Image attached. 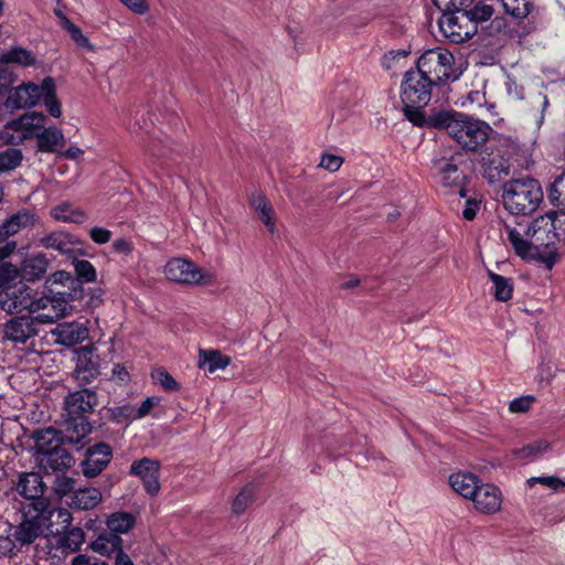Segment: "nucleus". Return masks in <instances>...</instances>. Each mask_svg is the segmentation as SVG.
<instances>
[{
  "mask_svg": "<svg viewBox=\"0 0 565 565\" xmlns=\"http://www.w3.org/2000/svg\"><path fill=\"white\" fill-rule=\"evenodd\" d=\"M160 466L159 460L143 457L130 465L129 475L138 477L146 492L151 497H156L161 488L159 481Z\"/></svg>",
  "mask_w": 565,
  "mask_h": 565,
  "instance_id": "nucleus-13",
  "label": "nucleus"
},
{
  "mask_svg": "<svg viewBox=\"0 0 565 565\" xmlns=\"http://www.w3.org/2000/svg\"><path fill=\"white\" fill-rule=\"evenodd\" d=\"M100 374L99 356L92 347H82L76 353L73 376L79 386L92 383Z\"/></svg>",
  "mask_w": 565,
  "mask_h": 565,
  "instance_id": "nucleus-12",
  "label": "nucleus"
},
{
  "mask_svg": "<svg viewBox=\"0 0 565 565\" xmlns=\"http://www.w3.org/2000/svg\"><path fill=\"white\" fill-rule=\"evenodd\" d=\"M130 11L136 14H145L149 11V4L147 0H119Z\"/></svg>",
  "mask_w": 565,
  "mask_h": 565,
  "instance_id": "nucleus-62",
  "label": "nucleus"
},
{
  "mask_svg": "<svg viewBox=\"0 0 565 565\" xmlns=\"http://www.w3.org/2000/svg\"><path fill=\"white\" fill-rule=\"evenodd\" d=\"M97 404V393L90 388H82L65 396L63 427L72 433L68 440L82 441L92 431L88 416Z\"/></svg>",
  "mask_w": 565,
  "mask_h": 565,
  "instance_id": "nucleus-4",
  "label": "nucleus"
},
{
  "mask_svg": "<svg viewBox=\"0 0 565 565\" xmlns=\"http://www.w3.org/2000/svg\"><path fill=\"white\" fill-rule=\"evenodd\" d=\"M547 196L552 204L565 207V171L555 178Z\"/></svg>",
  "mask_w": 565,
  "mask_h": 565,
  "instance_id": "nucleus-43",
  "label": "nucleus"
},
{
  "mask_svg": "<svg viewBox=\"0 0 565 565\" xmlns=\"http://www.w3.org/2000/svg\"><path fill=\"white\" fill-rule=\"evenodd\" d=\"M38 322L31 315L15 316L2 324V340L13 345L24 344L31 338L38 335Z\"/></svg>",
  "mask_w": 565,
  "mask_h": 565,
  "instance_id": "nucleus-11",
  "label": "nucleus"
},
{
  "mask_svg": "<svg viewBox=\"0 0 565 565\" xmlns=\"http://www.w3.org/2000/svg\"><path fill=\"white\" fill-rule=\"evenodd\" d=\"M72 258L76 274L75 279L79 282V286L76 287L79 289L83 288V282H94L96 280L97 274L93 264L86 259H77L75 256Z\"/></svg>",
  "mask_w": 565,
  "mask_h": 565,
  "instance_id": "nucleus-40",
  "label": "nucleus"
},
{
  "mask_svg": "<svg viewBox=\"0 0 565 565\" xmlns=\"http://www.w3.org/2000/svg\"><path fill=\"white\" fill-rule=\"evenodd\" d=\"M532 402L531 396L518 397L511 401L509 409L511 413H525L530 409Z\"/></svg>",
  "mask_w": 565,
  "mask_h": 565,
  "instance_id": "nucleus-59",
  "label": "nucleus"
},
{
  "mask_svg": "<svg viewBox=\"0 0 565 565\" xmlns=\"http://www.w3.org/2000/svg\"><path fill=\"white\" fill-rule=\"evenodd\" d=\"M15 489L20 495L33 501L32 505L36 512H42L45 509V502L42 500L45 492V484L39 473H22Z\"/></svg>",
  "mask_w": 565,
  "mask_h": 565,
  "instance_id": "nucleus-17",
  "label": "nucleus"
},
{
  "mask_svg": "<svg viewBox=\"0 0 565 565\" xmlns=\"http://www.w3.org/2000/svg\"><path fill=\"white\" fill-rule=\"evenodd\" d=\"M161 399L158 396L147 397L139 407H135L136 418L140 419L146 417L154 406L160 404Z\"/></svg>",
  "mask_w": 565,
  "mask_h": 565,
  "instance_id": "nucleus-57",
  "label": "nucleus"
},
{
  "mask_svg": "<svg viewBox=\"0 0 565 565\" xmlns=\"http://www.w3.org/2000/svg\"><path fill=\"white\" fill-rule=\"evenodd\" d=\"M488 276L494 286V298L498 301H508L512 298L513 281L511 278L503 277L493 271H489Z\"/></svg>",
  "mask_w": 565,
  "mask_h": 565,
  "instance_id": "nucleus-38",
  "label": "nucleus"
},
{
  "mask_svg": "<svg viewBox=\"0 0 565 565\" xmlns=\"http://www.w3.org/2000/svg\"><path fill=\"white\" fill-rule=\"evenodd\" d=\"M164 274L169 280L193 285L203 280L202 271L190 260L172 258L164 266Z\"/></svg>",
  "mask_w": 565,
  "mask_h": 565,
  "instance_id": "nucleus-16",
  "label": "nucleus"
},
{
  "mask_svg": "<svg viewBox=\"0 0 565 565\" xmlns=\"http://www.w3.org/2000/svg\"><path fill=\"white\" fill-rule=\"evenodd\" d=\"M429 128L445 129L447 134L468 151H480L493 131L489 124L456 111L431 114Z\"/></svg>",
  "mask_w": 565,
  "mask_h": 565,
  "instance_id": "nucleus-1",
  "label": "nucleus"
},
{
  "mask_svg": "<svg viewBox=\"0 0 565 565\" xmlns=\"http://www.w3.org/2000/svg\"><path fill=\"white\" fill-rule=\"evenodd\" d=\"M38 148L42 152H55L65 145L63 132L56 127H49L38 134Z\"/></svg>",
  "mask_w": 565,
  "mask_h": 565,
  "instance_id": "nucleus-31",
  "label": "nucleus"
},
{
  "mask_svg": "<svg viewBox=\"0 0 565 565\" xmlns=\"http://www.w3.org/2000/svg\"><path fill=\"white\" fill-rule=\"evenodd\" d=\"M110 559L114 561V565H135L130 556L124 552L122 547L118 550Z\"/></svg>",
  "mask_w": 565,
  "mask_h": 565,
  "instance_id": "nucleus-64",
  "label": "nucleus"
},
{
  "mask_svg": "<svg viewBox=\"0 0 565 565\" xmlns=\"http://www.w3.org/2000/svg\"><path fill=\"white\" fill-rule=\"evenodd\" d=\"M151 377L156 383L160 384L162 388L168 392H177L180 390V384L163 367L154 370L151 373Z\"/></svg>",
  "mask_w": 565,
  "mask_h": 565,
  "instance_id": "nucleus-48",
  "label": "nucleus"
},
{
  "mask_svg": "<svg viewBox=\"0 0 565 565\" xmlns=\"http://www.w3.org/2000/svg\"><path fill=\"white\" fill-rule=\"evenodd\" d=\"M141 146L146 153L157 158L166 156L169 150V147L159 137L142 139Z\"/></svg>",
  "mask_w": 565,
  "mask_h": 565,
  "instance_id": "nucleus-49",
  "label": "nucleus"
},
{
  "mask_svg": "<svg viewBox=\"0 0 565 565\" xmlns=\"http://www.w3.org/2000/svg\"><path fill=\"white\" fill-rule=\"evenodd\" d=\"M462 161V154L458 151L445 150L443 154L433 159V169L435 170L439 182L444 186H456L459 188L461 196L465 195L461 188L466 175L462 170L459 169V164Z\"/></svg>",
  "mask_w": 565,
  "mask_h": 565,
  "instance_id": "nucleus-9",
  "label": "nucleus"
},
{
  "mask_svg": "<svg viewBox=\"0 0 565 565\" xmlns=\"http://www.w3.org/2000/svg\"><path fill=\"white\" fill-rule=\"evenodd\" d=\"M483 177L490 182L495 183L508 177L510 166L500 153H490L482 158Z\"/></svg>",
  "mask_w": 565,
  "mask_h": 565,
  "instance_id": "nucleus-27",
  "label": "nucleus"
},
{
  "mask_svg": "<svg viewBox=\"0 0 565 565\" xmlns=\"http://www.w3.org/2000/svg\"><path fill=\"white\" fill-rule=\"evenodd\" d=\"M71 431H66L65 427L63 430L56 429L54 427H46L44 429H40L34 433L33 438L35 441V450L38 454L45 455L51 451H55L62 448V445H78L81 441H71L68 440V436Z\"/></svg>",
  "mask_w": 565,
  "mask_h": 565,
  "instance_id": "nucleus-19",
  "label": "nucleus"
},
{
  "mask_svg": "<svg viewBox=\"0 0 565 565\" xmlns=\"http://www.w3.org/2000/svg\"><path fill=\"white\" fill-rule=\"evenodd\" d=\"M78 300H84L85 305L89 308H96L103 302L102 292L100 290H97L92 294H85L83 291L82 298H79Z\"/></svg>",
  "mask_w": 565,
  "mask_h": 565,
  "instance_id": "nucleus-63",
  "label": "nucleus"
},
{
  "mask_svg": "<svg viewBox=\"0 0 565 565\" xmlns=\"http://www.w3.org/2000/svg\"><path fill=\"white\" fill-rule=\"evenodd\" d=\"M493 8L489 4H477L473 7V9H466L465 12L467 13L468 18L471 19L473 24L477 26L479 22H483L489 20L493 14Z\"/></svg>",
  "mask_w": 565,
  "mask_h": 565,
  "instance_id": "nucleus-51",
  "label": "nucleus"
},
{
  "mask_svg": "<svg viewBox=\"0 0 565 565\" xmlns=\"http://www.w3.org/2000/svg\"><path fill=\"white\" fill-rule=\"evenodd\" d=\"M542 201L543 191L535 179H513L503 185L502 202L510 214L530 215L539 209Z\"/></svg>",
  "mask_w": 565,
  "mask_h": 565,
  "instance_id": "nucleus-5",
  "label": "nucleus"
},
{
  "mask_svg": "<svg viewBox=\"0 0 565 565\" xmlns=\"http://www.w3.org/2000/svg\"><path fill=\"white\" fill-rule=\"evenodd\" d=\"M57 15L61 18L62 28L70 33L72 40L81 47H88L89 41L83 34L82 30L61 12H58Z\"/></svg>",
  "mask_w": 565,
  "mask_h": 565,
  "instance_id": "nucleus-46",
  "label": "nucleus"
},
{
  "mask_svg": "<svg viewBox=\"0 0 565 565\" xmlns=\"http://www.w3.org/2000/svg\"><path fill=\"white\" fill-rule=\"evenodd\" d=\"M249 203L254 211L257 213L259 220L273 234L275 232L276 223L274 218V209L270 202L263 194L254 193L250 196Z\"/></svg>",
  "mask_w": 565,
  "mask_h": 565,
  "instance_id": "nucleus-30",
  "label": "nucleus"
},
{
  "mask_svg": "<svg viewBox=\"0 0 565 565\" xmlns=\"http://www.w3.org/2000/svg\"><path fill=\"white\" fill-rule=\"evenodd\" d=\"M68 565H109L108 563L87 554H77Z\"/></svg>",
  "mask_w": 565,
  "mask_h": 565,
  "instance_id": "nucleus-60",
  "label": "nucleus"
},
{
  "mask_svg": "<svg viewBox=\"0 0 565 565\" xmlns=\"http://www.w3.org/2000/svg\"><path fill=\"white\" fill-rule=\"evenodd\" d=\"M470 500L478 512L491 515L501 509L502 492L492 483L480 482Z\"/></svg>",
  "mask_w": 565,
  "mask_h": 565,
  "instance_id": "nucleus-18",
  "label": "nucleus"
},
{
  "mask_svg": "<svg viewBox=\"0 0 565 565\" xmlns=\"http://www.w3.org/2000/svg\"><path fill=\"white\" fill-rule=\"evenodd\" d=\"M438 26L445 38L452 43H462L472 38L478 29L466 12L444 11Z\"/></svg>",
  "mask_w": 565,
  "mask_h": 565,
  "instance_id": "nucleus-10",
  "label": "nucleus"
},
{
  "mask_svg": "<svg viewBox=\"0 0 565 565\" xmlns=\"http://www.w3.org/2000/svg\"><path fill=\"white\" fill-rule=\"evenodd\" d=\"M52 284L67 286L68 289H71L68 292H73L76 290H82L83 288H77L76 286H79V282L73 277L68 271L65 270H57L51 276Z\"/></svg>",
  "mask_w": 565,
  "mask_h": 565,
  "instance_id": "nucleus-52",
  "label": "nucleus"
},
{
  "mask_svg": "<svg viewBox=\"0 0 565 565\" xmlns=\"http://www.w3.org/2000/svg\"><path fill=\"white\" fill-rule=\"evenodd\" d=\"M23 159V153L20 149L9 147L0 151V173L10 172L17 169Z\"/></svg>",
  "mask_w": 565,
  "mask_h": 565,
  "instance_id": "nucleus-41",
  "label": "nucleus"
},
{
  "mask_svg": "<svg viewBox=\"0 0 565 565\" xmlns=\"http://www.w3.org/2000/svg\"><path fill=\"white\" fill-rule=\"evenodd\" d=\"M51 216L61 222L82 224L87 220L86 214L74 209L70 203H61L51 210Z\"/></svg>",
  "mask_w": 565,
  "mask_h": 565,
  "instance_id": "nucleus-35",
  "label": "nucleus"
},
{
  "mask_svg": "<svg viewBox=\"0 0 565 565\" xmlns=\"http://www.w3.org/2000/svg\"><path fill=\"white\" fill-rule=\"evenodd\" d=\"M89 236L96 244H105L109 242L111 232L104 227L94 226L89 231Z\"/></svg>",
  "mask_w": 565,
  "mask_h": 565,
  "instance_id": "nucleus-61",
  "label": "nucleus"
},
{
  "mask_svg": "<svg viewBox=\"0 0 565 565\" xmlns=\"http://www.w3.org/2000/svg\"><path fill=\"white\" fill-rule=\"evenodd\" d=\"M481 480L471 472H457L449 477L451 489L466 499H470Z\"/></svg>",
  "mask_w": 565,
  "mask_h": 565,
  "instance_id": "nucleus-28",
  "label": "nucleus"
},
{
  "mask_svg": "<svg viewBox=\"0 0 565 565\" xmlns=\"http://www.w3.org/2000/svg\"><path fill=\"white\" fill-rule=\"evenodd\" d=\"M109 419L116 424H124L136 418L135 406L126 403L119 406L108 408Z\"/></svg>",
  "mask_w": 565,
  "mask_h": 565,
  "instance_id": "nucleus-42",
  "label": "nucleus"
},
{
  "mask_svg": "<svg viewBox=\"0 0 565 565\" xmlns=\"http://www.w3.org/2000/svg\"><path fill=\"white\" fill-rule=\"evenodd\" d=\"M231 364V358L222 354L218 350L199 351L198 367L214 373L218 370H225Z\"/></svg>",
  "mask_w": 565,
  "mask_h": 565,
  "instance_id": "nucleus-29",
  "label": "nucleus"
},
{
  "mask_svg": "<svg viewBox=\"0 0 565 565\" xmlns=\"http://www.w3.org/2000/svg\"><path fill=\"white\" fill-rule=\"evenodd\" d=\"M135 523L136 519L134 514L125 511L114 512L109 514L106 520L109 533H115L116 535L128 533L135 526Z\"/></svg>",
  "mask_w": 565,
  "mask_h": 565,
  "instance_id": "nucleus-34",
  "label": "nucleus"
},
{
  "mask_svg": "<svg viewBox=\"0 0 565 565\" xmlns=\"http://www.w3.org/2000/svg\"><path fill=\"white\" fill-rule=\"evenodd\" d=\"M40 102H43L52 117L61 116V103L56 98V85L52 77H45L40 85L31 82L22 84L10 90L7 99L8 106L12 108H30Z\"/></svg>",
  "mask_w": 565,
  "mask_h": 565,
  "instance_id": "nucleus-6",
  "label": "nucleus"
},
{
  "mask_svg": "<svg viewBox=\"0 0 565 565\" xmlns=\"http://www.w3.org/2000/svg\"><path fill=\"white\" fill-rule=\"evenodd\" d=\"M38 220V215L29 209H22L12 214L0 224V243L8 241L9 237L24 228L33 227Z\"/></svg>",
  "mask_w": 565,
  "mask_h": 565,
  "instance_id": "nucleus-22",
  "label": "nucleus"
},
{
  "mask_svg": "<svg viewBox=\"0 0 565 565\" xmlns=\"http://www.w3.org/2000/svg\"><path fill=\"white\" fill-rule=\"evenodd\" d=\"M544 216L548 217L552 234L557 242H565V212H550Z\"/></svg>",
  "mask_w": 565,
  "mask_h": 565,
  "instance_id": "nucleus-45",
  "label": "nucleus"
},
{
  "mask_svg": "<svg viewBox=\"0 0 565 565\" xmlns=\"http://www.w3.org/2000/svg\"><path fill=\"white\" fill-rule=\"evenodd\" d=\"M113 458L111 447L106 443H97L87 448L81 462L82 473L86 478H95L103 472Z\"/></svg>",
  "mask_w": 565,
  "mask_h": 565,
  "instance_id": "nucleus-14",
  "label": "nucleus"
},
{
  "mask_svg": "<svg viewBox=\"0 0 565 565\" xmlns=\"http://www.w3.org/2000/svg\"><path fill=\"white\" fill-rule=\"evenodd\" d=\"M15 81L14 73L9 64L0 63V94L9 88V86Z\"/></svg>",
  "mask_w": 565,
  "mask_h": 565,
  "instance_id": "nucleus-58",
  "label": "nucleus"
},
{
  "mask_svg": "<svg viewBox=\"0 0 565 565\" xmlns=\"http://www.w3.org/2000/svg\"><path fill=\"white\" fill-rule=\"evenodd\" d=\"M435 6L441 11H460L465 12L473 0H433Z\"/></svg>",
  "mask_w": 565,
  "mask_h": 565,
  "instance_id": "nucleus-53",
  "label": "nucleus"
},
{
  "mask_svg": "<svg viewBox=\"0 0 565 565\" xmlns=\"http://www.w3.org/2000/svg\"><path fill=\"white\" fill-rule=\"evenodd\" d=\"M504 12L515 20L525 19L534 8L532 0H498Z\"/></svg>",
  "mask_w": 565,
  "mask_h": 565,
  "instance_id": "nucleus-37",
  "label": "nucleus"
},
{
  "mask_svg": "<svg viewBox=\"0 0 565 565\" xmlns=\"http://www.w3.org/2000/svg\"><path fill=\"white\" fill-rule=\"evenodd\" d=\"M39 461L46 473H64L72 467L74 459L66 449L61 448L42 455Z\"/></svg>",
  "mask_w": 565,
  "mask_h": 565,
  "instance_id": "nucleus-26",
  "label": "nucleus"
},
{
  "mask_svg": "<svg viewBox=\"0 0 565 565\" xmlns=\"http://www.w3.org/2000/svg\"><path fill=\"white\" fill-rule=\"evenodd\" d=\"M22 546L12 536V534L8 536H0V555L2 556H13L17 555L21 551Z\"/></svg>",
  "mask_w": 565,
  "mask_h": 565,
  "instance_id": "nucleus-54",
  "label": "nucleus"
},
{
  "mask_svg": "<svg viewBox=\"0 0 565 565\" xmlns=\"http://www.w3.org/2000/svg\"><path fill=\"white\" fill-rule=\"evenodd\" d=\"M84 542L85 532L81 527H72L58 537L57 545L64 551L77 552Z\"/></svg>",
  "mask_w": 565,
  "mask_h": 565,
  "instance_id": "nucleus-39",
  "label": "nucleus"
},
{
  "mask_svg": "<svg viewBox=\"0 0 565 565\" xmlns=\"http://www.w3.org/2000/svg\"><path fill=\"white\" fill-rule=\"evenodd\" d=\"M548 217L540 216L532 222H516L514 225L504 223V232L515 254L523 259L535 256L542 247H551L556 238L551 232Z\"/></svg>",
  "mask_w": 565,
  "mask_h": 565,
  "instance_id": "nucleus-2",
  "label": "nucleus"
},
{
  "mask_svg": "<svg viewBox=\"0 0 565 565\" xmlns=\"http://www.w3.org/2000/svg\"><path fill=\"white\" fill-rule=\"evenodd\" d=\"M29 306H32V289L25 285L8 288L0 296V307L8 313H18L24 309L29 310Z\"/></svg>",
  "mask_w": 565,
  "mask_h": 565,
  "instance_id": "nucleus-21",
  "label": "nucleus"
},
{
  "mask_svg": "<svg viewBox=\"0 0 565 565\" xmlns=\"http://www.w3.org/2000/svg\"><path fill=\"white\" fill-rule=\"evenodd\" d=\"M35 62V55L31 51L20 46L13 47L0 55V63L2 64H18L26 67L34 65Z\"/></svg>",
  "mask_w": 565,
  "mask_h": 565,
  "instance_id": "nucleus-36",
  "label": "nucleus"
},
{
  "mask_svg": "<svg viewBox=\"0 0 565 565\" xmlns=\"http://www.w3.org/2000/svg\"><path fill=\"white\" fill-rule=\"evenodd\" d=\"M55 341L65 347H73L88 337V329L77 321L57 323L52 330Z\"/></svg>",
  "mask_w": 565,
  "mask_h": 565,
  "instance_id": "nucleus-23",
  "label": "nucleus"
},
{
  "mask_svg": "<svg viewBox=\"0 0 565 565\" xmlns=\"http://www.w3.org/2000/svg\"><path fill=\"white\" fill-rule=\"evenodd\" d=\"M77 244L78 241L72 234L64 231H55L40 238L42 247L57 250L68 257H74Z\"/></svg>",
  "mask_w": 565,
  "mask_h": 565,
  "instance_id": "nucleus-24",
  "label": "nucleus"
},
{
  "mask_svg": "<svg viewBox=\"0 0 565 565\" xmlns=\"http://www.w3.org/2000/svg\"><path fill=\"white\" fill-rule=\"evenodd\" d=\"M45 527L44 518L38 512L33 516L23 514L22 521L14 527L12 536L20 543V546L32 544L38 537L43 535Z\"/></svg>",
  "mask_w": 565,
  "mask_h": 565,
  "instance_id": "nucleus-20",
  "label": "nucleus"
},
{
  "mask_svg": "<svg viewBox=\"0 0 565 565\" xmlns=\"http://www.w3.org/2000/svg\"><path fill=\"white\" fill-rule=\"evenodd\" d=\"M454 62L452 53L446 49L436 47L427 50L418 57L415 70L438 89L449 81L458 78L454 70Z\"/></svg>",
  "mask_w": 565,
  "mask_h": 565,
  "instance_id": "nucleus-7",
  "label": "nucleus"
},
{
  "mask_svg": "<svg viewBox=\"0 0 565 565\" xmlns=\"http://www.w3.org/2000/svg\"><path fill=\"white\" fill-rule=\"evenodd\" d=\"M526 483L530 487H533L536 483H541L547 488L553 489L554 491H558L565 488V483L557 477L548 476V477H532L527 479Z\"/></svg>",
  "mask_w": 565,
  "mask_h": 565,
  "instance_id": "nucleus-55",
  "label": "nucleus"
},
{
  "mask_svg": "<svg viewBox=\"0 0 565 565\" xmlns=\"http://www.w3.org/2000/svg\"><path fill=\"white\" fill-rule=\"evenodd\" d=\"M74 487L75 480L64 473L57 476L53 482V489L61 498L70 499V495L76 490Z\"/></svg>",
  "mask_w": 565,
  "mask_h": 565,
  "instance_id": "nucleus-50",
  "label": "nucleus"
},
{
  "mask_svg": "<svg viewBox=\"0 0 565 565\" xmlns=\"http://www.w3.org/2000/svg\"><path fill=\"white\" fill-rule=\"evenodd\" d=\"M435 88L436 86L416 70L405 73L401 85V99L405 117L414 125L429 128L431 115L426 116L423 108L431 99Z\"/></svg>",
  "mask_w": 565,
  "mask_h": 565,
  "instance_id": "nucleus-3",
  "label": "nucleus"
},
{
  "mask_svg": "<svg viewBox=\"0 0 565 565\" xmlns=\"http://www.w3.org/2000/svg\"><path fill=\"white\" fill-rule=\"evenodd\" d=\"M53 296H43L38 299L32 298V306H29V315L38 313L33 317L38 323L49 324L55 322L65 315V305L75 299L82 298V290L73 292L53 291Z\"/></svg>",
  "mask_w": 565,
  "mask_h": 565,
  "instance_id": "nucleus-8",
  "label": "nucleus"
},
{
  "mask_svg": "<svg viewBox=\"0 0 565 565\" xmlns=\"http://www.w3.org/2000/svg\"><path fill=\"white\" fill-rule=\"evenodd\" d=\"M90 546L94 552L111 558L114 554L122 547V540L115 533H103Z\"/></svg>",
  "mask_w": 565,
  "mask_h": 565,
  "instance_id": "nucleus-33",
  "label": "nucleus"
},
{
  "mask_svg": "<svg viewBox=\"0 0 565 565\" xmlns=\"http://www.w3.org/2000/svg\"><path fill=\"white\" fill-rule=\"evenodd\" d=\"M103 500L98 488L84 487L76 489L65 503L73 510L88 511L95 509Z\"/></svg>",
  "mask_w": 565,
  "mask_h": 565,
  "instance_id": "nucleus-25",
  "label": "nucleus"
},
{
  "mask_svg": "<svg viewBox=\"0 0 565 565\" xmlns=\"http://www.w3.org/2000/svg\"><path fill=\"white\" fill-rule=\"evenodd\" d=\"M49 267V259L42 253L25 259L22 265V275L26 280L41 279Z\"/></svg>",
  "mask_w": 565,
  "mask_h": 565,
  "instance_id": "nucleus-32",
  "label": "nucleus"
},
{
  "mask_svg": "<svg viewBox=\"0 0 565 565\" xmlns=\"http://www.w3.org/2000/svg\"><path fill=\"white\" fill-rule=\"evenodd\" d=\"M254 500V490L250 486H246L241 490L233 501L232 509L233 513L239 515L252 504Z\"/></svg>",
  "mask_w": 565,
  "mask_h": 565,
  "instance_id": "nucleus-47",
  "label": "nucleus"
},
{
  "mask_svg": "<svg viewBox=\"0 0 565 565\" xmlns=\"http://www.w3.org/2000/svg\"><path fill=\"white\" fill-rule=\"evenodd\" d=\"M550 443L546 440H535L514 450V454L522 459H533L550 449Z\"/></svg>",
  "mask_w": 565,
  "mask_h": 565,
  "instance_id": "nucleus-44",
  "label": "nucleus"
},
{
  "mask_svg": "<svg viewBox=\"0 0 565 565\" xmlns=\"http://www.w3.org/2000/svg\"><path fill=\"white\" fill-rule=\"evenodd\" d=\"M343 163V158L335 154L324 153L321 157L319 166L330 172L338 171Z\"/></svg>",
  "mask_w": 565,
  "mask_h": 565,
  "instance_id": "nucleus-56",
  "label": "nucleus"
},
{
  "mask_svg": "<svg viewBox=\"0 0 565 565\" xmlns=\"http://www.w3.org/2000/svg\"><path fill=\"white\" fill-rule=\"evenodd\" d=\"M45 120L46 117L43 114L32 111L9 121L6 125V130H12L18 134L17 136L12 135L10 141L21 142L24 139L38 137V134L44 127Z\"/></svg>",
  "mask_w": 565,
  "mask_h": 565,
  "instance_id": "nucleus-15",
  "label": "nucleus"
}]
</instances>
